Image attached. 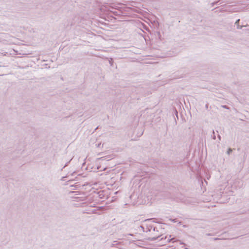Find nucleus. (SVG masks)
Here are the masks:
<instances>
[{
	"instance_id": "f257e3e1",
	"label": "nucleus",
	"mask_w": 249,
	"mask_h": 249,
	"mask_svg": "<svg viewBox=\"0 0 249 249\" xmlns=\"http://www.w3.org/2000/svg\"><path fill=\"white\" fill-rule=\"evenodd\" d=\"M136 238L134 237L133 234H125V241H127L129 243L135 242Z\"/></svg>"
},
{
	"instance_id": "f03ea898",
	"label": "nucleus",
	"mask_w": 249,
	"mask_h": 249,
	"mask_svg": "<svg viewBox=\"0 0 249 249\" xmlns=\"http://www.w3.org/2000/svg\"><path fill=\"white\" fill-rule=\"evenodd\" d=\"M112 247H116L119 249H124V244H122L121 242L119 241H115L112 244Z\"/></svg>"
},
{
	"instance_id": "7ed1b4c3",
	"label": "nucleus",
	"mask_w": 249,
	"mask_h": 249,
	"mask_svg": "<svg viewBox=\"0 0 249 249\" xmlns=\"http://www.w3.org/2000/svg\"><path fill=\"white\" fill-rule=\"evenodd\" d=\"M142 134H143V130L142 128H141L140 131L137 133L136 136L134 137L133 135H132L131 136V140H136V139L141 137L142 135Z\"/></svg>"
},
{
	"instance_id": "20e7f679",
	"label": "nucleus",
	"mask_w": 249,
	"mask_h": 249,
	"mask_svg": "<svg viewBox=\"0 0 249 249\" xmlns=\"http://www.w3.org/2000/svg\"><path fill=\"white\" fill-rule=\"evenodd\" d=\"M239 21H240V19H238L235 22V25H236L237 29H242L244 27H246L247 26V25H240Z\"/></svg>"
},
{
	"instance_id": "39448f33",
	"label": "nucleus",
	"mask_w": 249,
	"mask_h": 249,
	"mask_svg": "<svg viewBox=\"0 0 249 249\" xmlns=\"http://www.w3.org/2000/svg\"><path fill=\"white\" fill-rule=\"evenodd\" d=\"M138 228L139 229V231H144V229L142 226H140L139 227H138Z\"/></svg>"
},
{
	"instance_id": "423d86ee",
	"label": "nucleus",
	"mask_w": 249,
	"mask_h": 249,
	"mask_svg": "<svg viewBox=\"0 0 249 249\" xmlns=\"http://www.w3.org/2000/svg\"><path fill=\"white\" fill-rule=\"evenodd\" d=\"M220 0H219L217 1H215V2H212L211 4V6H213L215 4H221V2H220Z\"/></svg>"
},
{
	"instance_id": "0eeeda50",
	"label": "nucleus",
	"mask_w": 249,
	"mask_h": 249,
	"mask_svg": "<svg viewBox=\"0 0 249 249\" xmlns=\"http://www.w3.org/2000/svg\"><path fill=\"white\" fill-rule=\"evenodd\" d=\"M232 149H231V148H229L228 149V150L227 152V154L228 155H230V154L231 153V152H232Z\"/></svg>"
},
{
	"instance_id": "6e6552de",
	"label": "nucleus",
	"mask_w": 249,
	"mask_h": 249,
	"mask_svg": "<svg viewBox=\"0 0 249 249\" xmlns=\"http://www.w3.org/2000/svg\"><path fill=\"white\" fill-rule=\"evenodd\" d=\"M130 10V8L125 6V17L126 16V12H128Z\"/></svg>"
},
{
	"instance_id": "1a4fd4ad",
	"label": "nucleus",
	"mask_w": 249,
	"mask_h": 249,
	"mask_svg": "<svg viewBox=\"0 0 249 249\" xmlns=\"http://www.w3.org/2000/svg\"><path fill=\"white\" fill-rule=\"evenodd\" d=\"M213 135L212 136V138L213 140H215L216 139V137H215V133H214V130L213 131Z\"/></svg>"
},
{
	"instance_id": "9d476101",
	"label": "nucleus",
	"mask_w": 249,
	"mask_h": 249,
	"mask_svg": "<svg viewBox=\"0 0 249 249\" xmlns=\"http://www.w3.org/2000/svg\"><path fill=\"white\" fill-rule=\"evenodd\" d=\"M130 198H134V199H135L137 197H136V196H135V195L134 194H132L130 196Z\"/></svg>"
},
{
	"instance_id": "9b49d317",
	"label": "nucleus",
	"mask_w": 249,
	"mask_h": 249,
	"mask_svg": "<svg viewBox=\"0 0 249 249\" xmlns=\"http://www.w3.org/2000/svg\"><path fill=\"white\" fill-rule=\"evenodd\" d=\"M160 237V236H156V237H154L152 238V241H154V240H157L159 237Z\"/></svg>"
},
{
	"instance_id": "f8f14e48",
	"label": "nucleus",
	"mask_w": 249,
	"mask_h": 249,
	"mask_svg": "<svg viewBox=\"0 0 249 249\" xmlns=\"http://www.w3.org/2000/svg\"><path fill=\"white\" fill-rule=\"evenodd\" d=\"M218 138L219 141L221 140V136L219 134L218 135Z\"/></svg>"
},
{
	"instance_id": "ddd939ff",
	"label": "nucleus",
	"mask_w": 249,
	"mask_h": 249,
	"mask_svg": "<svg viewBox=\"0 0 249 249\" xmlns=\"http://www.w3.org/2000/svg\"><path fill=\"white\" fill-rule=\"evenodd\" d=\"M68 163H69V162L66 163L65 164V166L63 167V168H65V167H66L68 165Z\"/></svg>"
},
{
	"instance_id": "4468645a",
	"label": "nucleus",
	"mask_w": 249,
	"mask_h": 249,
	"mask_svg": "<svg viewBox=\"0 0 249 249\" xmlns=\"http://www.w3.org/2000/svg\"><path fill=\"white\" fill-rule=\"evenodd\" d=\"M68 163H69V162L66 163L65 164V166L63 167V168H65V167H66L68 165Z\"/></svg>"
},
{
	"instance_id": "2eb2a0df",
	"label": "nucleus",
	"mask_w": 249,
	"mask_h": 249,
	"mask_svg": "<svg viewBox=\"0 0 249 249\" xmlns=\"http://www.w3.org/2000/svg\"><path fill=\"white\" fill-rule=\"evenodd\" d=\"M152 227H151V229H152ZM156 228L155 227H153V231H156Z\"/></svg>"
},
{
	"instance_id": "dca6fc26",
	"label": "nucleus",
	"mask_w": 249,
	"mask_h": 249,
	"mask_svg": "<svg viewBox=\"0 0 249 249\" xmlns=\"http://www.w3.org/2000/svg\"><path fill=\"white\" fill-rule=\"evenodd\" d=\"M137 124H138V122H137V121H136V122H135V125H137Z\"/></svg>"
},
{
	"instance_id": "f3484780",
	"label": "nucleus",
	"mask_w": 249,
	"mask_h": 249,
	"mask_svg": "<svg viewBox=\"0 0 249 249\" xmlns=\"http://www.w3.org/2000/svg\"><path fill=\"white\" fill-rule=\"evenodd\" d=\"M125 21H128V22H129V19H125Z\"/></svg>"
},
{
	"instance_id": "a211bd4d",
	"label": "nucleus",
	"mask_w": 249,
	"mask_h": 249,
	"mask_svg": "<svg viewBox=\"0 0 249 249\" xmlns=\"http://www.w3.org/2000/svg\"><path fill=\"white\" fill-rule=\"evenodd\" d=\"M101 144H98L97 147H99Z\"/></svg>"
},
{
	"instance_id": "6ab92c4d",
	"label": "nucleus",
	"mask_w": 249,
	"mask_h": 249,
	"mask_svg": "<svg viewBox=\"0 0 249 249\" xmlns=\"http://www.w3.org/2000/svg\"><path fill=\"white\" fill-rule=\"evenodd\" d=\"M150 220V219H147L145 220V221H148V220Z\"/></svg>"
},
{
	"instance_id": "aec40b11",
	"label": "nucleus",
	"mask_w": 249,
	"mask_h": 249,
	"mask_svg": "<svg viewBox=\"0 0 249 249\" xmlns=\"http://www.w3.org/2000/svg\"><path fill=\"white\" fill-rule=\"evenodd\" d=\"M206 107L207 108L208 107V105H206Z\"/></svg>"
},
{
	"instance_id": "412c9836",
	"label": "nucleus",
	"mask_w": 249,
	"mask_h": 249,
	"mask_svg": "<svg viewBox=\"0 0 249 249\" xmlns=\"http://www.w3.org/2000/svg\"><path fill=\"white\" fill-rule=\"evenodd\" d=\"M223 107L226 108V107L225 106H223Z\"/></svg>"
}]
</instances>
